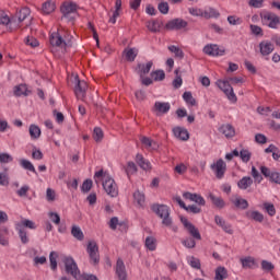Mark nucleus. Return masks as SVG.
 <instances>
[{
	"mask_svg": "<svg viewBox=\"0 0 280 280\" xmlns=\"http://www.w3.org/2000/svg\"><path fill=\"white\" fill-rule=\"evenodd\" d=\"M179 220L184 229H186L187 233H189V235L191 236L182 241L183 246H185L186 248H196V240L198 241L202 240V235H200V231L198 230V228H196V225L189 222L187 218L179 217Z\"/></svg>",
	"mask_w": 280,
	"mask_h": 280,
	"instance_id": "nucleus-1",
	"label": "nucleus"
},
{
	"mask_svg": "<svg viewBox=\"0 0 280 280\" xmlns=\"http://www.w3.org/2000/svg\"><path fill=\"white\" fill-rule=\"evenodd\" d=\"M244 83V79L243 78H230L226 81H222L219 80L217 81V85L218 88L223 91L224 95H226L228 100H230V102H237V96L235 95V92L233 91V86H231V84H243Z\"/></svg>",
	"mask_w": 280,
	"mask_h": 280,
	"instance_id": "nucleus-2",
	"label": "nucleus"
},
{
	"mask_svg": "<svg viewBox=\"0 0 280 280\" xmlns=\"http://www.w3.org/2000/svg\"><path fill=\"white\" fill-rule=\"evenodd\" d=\"M151 211H153V213H155V215H158V218H161L163 226H172L173 220H172V215H171L168 206L153 203L151 206Z\"/></svg>",
	"mask_w": 280,
	"mask_h": 280,
	"instance_id": "nucleus-3",
	"label": "nucleus"
},
{
	"mask_svg": "<svg viewBox=\"0 0 280 280\" xmlns=\"http://www.w3.org/2000/svg\"><path fill=\"white\" fill-rule=\"evenodd\" d=\"M72 78H74V95L77 100H81V102H84L86 98V89H89V85L85 83L84 80H80V77L78 74H71Z\"/></svg>",
	"mask_w": 280,
	"mask_h": 280,
	"instance_id": "nucleus-4",
	"label": "nucleus"
},
{
	"mask_svg": "<svg viewBox=\"0 0 280 280\" xmlns=\"http://www.w3.org/2000/svg\"><path fill=\"white\" fill-rule=\"evenodd\" d=\"M103 188L106 191L107 196L110 198H117L119 196V188H117V183L110 176H104Z\"/></svg>",
	"mask_w": 280,
	"mask_h": 280,
	"instance_id": "nucleus-5",
	"label": "nucleus"
},
{
	"mask_svg": "<svg viewBox=\"0 0 280 280\" xmlns=\"http://www.w3.org/2000/svg\"><path fill=\"white\" fill-rule=\"evenodd\" d=\"M86 253L90 257L91 264L97 266L100 264V246L95 241H90L86 246Z\"/></svg>",
	"mask_w": 280,
	"mask_h": 280,
	"instance_id": "nucleus-6",
	"label": "nucleus"
},
{
	"mask_svg": "<svg viewBox=\"0 0 280 280\" xmlns=\"http://www.w3.org/2000/svg\"><path fill=\"white\" fill-rule=\"evenodd\" d=\"M210 170L214 172V175L219 180H222V178H224V174H226V162L219 159L215 163L210 165Z\"/></svg>",
	"mask_w": 280,
	"mask_h": 280,
	"instance_id": "nucleus-7",
	"label": "nucleus"
},
{
	"mask_svg": "<svg viewBox=\"0 0 280 280\" xmlns=\"http://www.w3.org/2000/svg\"><path fill=\"white\" fill-rule=\"evenodd\" d=\"M71 275L77 280H97V276L81 273L75 260L71 259Z\"/></svg>",
	"mask_w": 280,
	"mask_h": 280,
	"instance_id": "nucleus-8",
	"label": "nucleus"
},
{
	"mask_svg": "<svg viewBox=\"0 0 280 280\" xmlns=\"http://www.w3.org/2000/svg\"><path fill=\"white\" fill-rule=\"evenodd\" d=\"M188 23L187 21L183 20V19H173L171 21H168L165 24V30H168L171 32H173L174 30L178 31V30H185V27H187Z\"/></svg>",
	"mask_w": 280,
	"mask_h": 280,
	"instance_id": "nucleus-9",
	"label": "nucleus"
},
{
	"mask_svg": "<svg viewBox=\"0 0 280 280\" xmlns=\"http://www.w3.org/2000/svg\"><path fill=\"white\" fill-rule=\"evenodd\" d=\"M225 52L226 50L217 44H208L203 47V54L207 56H224Z\"/></svg>",
	"mask_w": 280,
	"mask_h": 280,
	"instance_id": "nucleus-10",
	"label": "nucleus"
},
{
	"mask_svg": "<svg viewBox=\"0 0 280 280\" xmlns=\"http://www.w3.org/2000/svg\"><path fill=\"white\" fill-rule=\"evenodd\" d=\"M214 222L224 233H228V235H233V225L231 223L226 222L222 217L215 215L214 217Z\"/></svg>",
	"mask_w": 280,
	"mask_h": 280,
	"instance_id": "nucleus-11",
	"label": "nucleus"
},
{
	"mask_svg": "<svg viewBox=\"0 0 280 280\" xmlns=\"http://www.w3.org/2000/svg\"><path fill=\"white\" fill-rule=\"evenodd\" d=\"M116 275L119 280H128V272L126 271V265L121 258L116 261Z\"/></svg>",
	"mask_w": 280,
	"mask_h": 280,
	"instance_id": "nucleus-12",
	"label": "nucleus"
},
{
	"mask_svg": "<svg viewBox=\"0 0 280 280\" xmlns=\"http://www.w3.org/2000/svg\"><path fill=\"white\" fill-rule=\"evenodd\" d=\"M240 262L242 265V268H244L245 270H255V268L258 267L257 260L253 256H246L244 258H241Z\"/></svg>",
	"mask_w": 280,
	"mask_h": 280,
	"instance_id": "nucleus-13",
	"label": "nucleus"
},
{
	"mask_svg": "<svg viewBox=\"0 0 280 280\" xmlns=\"http://www.w3.org/2000/svg\"><path fill=\"white\" fill-rule=\"evenodd\" d=\"M61 21L71 22V1H65L60 7Z\"/></svg>",
	"mask_w": 280,
	"mask_h": 280,
	"instance_id": "nucleus-14",
	"label": "nucleus"
},
{
	"mask_svg": "<svg viewBox=\"0 0 280 280\" xmlns=\"http://www.w3.org/2000/svg\"><path fill=\"white\" fill-rule=\"evenodd\" d=\"M261 56H270L275 51V44L270 40H262L259 43Z\"/></svg>",
	"mask_w": 280,
	"mask_h": 280,
	"instance_id": "nucleus-15",
	"label": "nucleus"
},
{
	"mask_svg": "<svg viewBox=\"0 0 280 280\" xmlns=\"http://www.w3.org/2000/svg\"><path fill=\"white\" fill-rule=\"evenodd\" d=\"M172 106L170 103H163V102H155L153 110L156 113V115H166V113H170V109Z\"/></svg>",
	"mask_w": 280,
	"mask_h": 280,
	"instance_id": "nucleus-16",
	"label": "nucleus"
},
{
	"mask_svg": "<svg viewBox=\"0 0 280 280\" xmlns=\"http://www.w3.org/2000/svg\"><path fill=\"white\" fill-rule=\"evenodd\" d=\"M265 21H268V27L271 30H277L278 25H280V18L275 13H268L265 15Z\"/></svg>",
	"mask_w": 280,
	"mask_h": 280,
	"instance_id": "nucleus-17",
	"label": "nucleus"
},
{
	"mask_svg": "<svg viewBox=\"0 0 280 280\" xmlns=\"http://www.w3.org/2000/svg\"><path fill=\"white\" fill-rule=\"evenodd\" d=\"M219 132L224 135L226 139H233V137H235V128L231 124L222 125L219 128Z\"/></svg>",
	"mask_w": 280,
	"mask_h": 280,
	"instance_id": "nucleus-18",
	"label": "nucleus"
},
{
	"mask_svg": "<svg viewBox=\"0 0 280 280\" xmlns=\"http://www.w3.org/2000/svg\"><path fill=\"white\" fill-rule=\"evenodd\" d=\"M173 135L176 137V139H180V141H188L189 139V131L182 127L173 128Z\"/></svg>",
	"mask_w": 280,
	"mask_h": 280,
	"instance_id": "nucleus-19",
	"label": "nucleus"
},
{
	"mask_svg": "<svg viewBox=\"0 0 280 280\" xmlns=\"http://www.w3.org/2000/svg\"><path fill=\"white\" fill-rule=\"evenodd\" d=\"M50 45L52 47H67V43L59 33H52L50 35Z\"/></svg>",
	"mask_w": 280,
	"mask_h": 280,
	"instance_id": "nucleus-20",
	"label": "nucleus"
},
{
	"mask_svg": "<svg viewBox=\"0 0 280 280\" xmlns=\"http://www.w3.org/2000/svg\"><path fill=\"white\" fill-rule=\"evenodd\" d=\"M136 163L141 167V170H144V172H150V170H152L150 161L145 160V158L139 153L136 155Z\"/></svg>",
	"mask_w": 280,
	"mask_h": 280,
	"instance_id": "nucleus-21",
	"label": "nucleus"
},
{
	"mask_svg": "<svg viewBox=\"0 0 280 280\" xmlns=\"http://www.w3.org/2000/svg\"><path fill=\"white\" fill-rule=\"evenodd\" d=\"M15 229H20L22 231H25V229L35 230L36 223L30 219H23L21 222L15 223Z\"/></svg>",
	"mask_w": 280,
	"mask_h": 280,
	"instance_id": "nucleus-22",
	"label": "nucleus"
},
{
	"mask_svg": "<svg viewBox=\"0 0 280 280\" xmlns=\"http://www.w3.org/2000/svg\"><path fill=\"white\" fill-rule=\"evenodd\" d=\"M153 66H154V62L152 61H149L147 63H138V73L140 78H143V75H148V73H150Z\"/></svg>",
	"mask_w": 280,
	"mask_h": 280,
	"instance_id": "nucleus-23",
	"label": "nucleus"
},
{
	"mask_svg": "<svg viewBox=\"0 0 280 280\" xmlns=\"http://www.w3.org/2000/svg\"><path fill=\"white\" fill-rule=\"evenodd\" d=\"M32 91L27 89V84H20L14 88V95L16 97H21V95H24V97H27V95H31Z\"/></svg>",
	"mask_w": 280,
	"mask_h": 280,
	"instance_id": "nucleus-24",
	"label": "nucleus"
},
{
	"mask_svg": "<svg viewBox=\"0 0 280 280\" xmlns=\"http://www.w3.org/2000/svg\"><path fill=\"white\" fill-rule=\"evenodd\" d=\"M124 55L128 62H135L137 56H139V50L137 48H126Z\"/></svg>",
	"mask_w": 280,
	"mask_h": 280,
	"instance_id": "nucleus-25",
	"label": "nucleus"
},
{
	"mask_svg": "<svg viewBox=\"0 0 280 280\" xmlns=\"http://www.w3.org/2000/svg\"><path fill=\"white\" fill-rule=\"evenodd\" d=\"M209 198L212 205L217 207V209H224V207H226V202H224V199H222V197H218L213 194H210Z\"/></svg>",
	"mask_w": 280,
	"mask_h": 280,
	"instance_id": "nucleus-26",
	"label": "nucleus"
},
{
	"mask_svg": "<svg viewBox=\"0 0 280 280\" xmlns=\"http://www.w3.org/2000/svg\"><path fill=\"white\" fill-rule=\"evenodd\" d=\"M30 14H32V11L30 10V8L25 7L18 11L15 16L19 23H23L27 19V16H30Z\"/></svg>",
	"mask_w": 280,
	"mask_h": 280,
	"instance_id": "nucleus-27",
	"label": "nucleus"
},
{
	"mask_svg": "<svg viewBox=\"0 0 280 280\" xmlns=\"http://www.w3.org/2000/svg\"><path fill=\"white\" fill-rule=\"evenodd\" d=\"M161 23L159 20H152L147 23V28L149 32H153V34H156V32H161Z\"/></svg>",
	"mask_w": 280,
	"mask_h": 280,
	"instance_id": "nucleus-28",
	"label": "nucleus"
},
{
	"mask_svg": "<svg viewBox=\"0 0 280 280\" xmlns=\"http://www.w3.org/2000/svg\"><path fill=\"white\" fill-rule=\"evenodd\" d=\"M248 220H254L255 222H264V214L259 211H247L245 213Z\"/></svg>",
	"mask_w": 280,
	"mask_h": 280,
	"instance_id": "nucleus-29",
	"label": "nucleus"
},
{
	"mask_svg": "<svg viewBox=\"0 0 280 280\" xmlns=\"http://www.w3.org/2000/svg\"><path fill=\"white\" fill-rule=\"evenodd\" d=\"M253 185V177L250 176H245L242 179L238 180L237 187L238 189L246 190L248 187Z\"/></svg>",
	"mask_w": 280,
	"mask_h": 280,
	"instance_id": "nucleus-30",
	"label": "nucleus"
},
{
	"mask_svg": "<svg viewBox=\"0 0 280 280\" xmlns=\"http://www.w3.org/2000/svg\"><path fill=\"white\" fill-rule=\"evenodd\" d=\"M56 10V3H54L51 0H48L43 3L42 12L43 14H51Z\"/></svg>",
	"mask_w": 280,
	"mask_h": 280,
	"instance_id": "nucleus-31",
	"label": "nucleus"
},
{
	"mask_svg": "<svg viewBox=\"0 0 280 280\" xmlns=\"http://www.w3.org/2000/svg\"><path fill=\"white\" fill-rule=\"evenodd\" d=\"M215 280H224V279H229V271L226 270V268L224 267H218L215 269Z\"/></svg>",
	"mask_w": 280,
	"mask_h": 280,
	"instance_id": "nucleus-32",
	"label": "nucleus"
},
{
	"mask_svg": "<svg viewBox=\"0 0 280 280\" xmlns=\"http://www.w3.org/2000/svg\"><path fill=\"white\" fill-rule=\"evenodd\" d=\"M232 202L236 209H248V200L242 199V197H236L234 200H232Z\"/></svg>",
	"mask_w": 280,
	"mask_h": 280,
	"instance_id": "nucleus-33",
	"label": "nucleus"
},
{
	"mask_svg": "<svg viewBox=\"0 0 280 280\" xmlns=\"http://www.w3.org/2000/svg\"><path fill=\"white\" fill-rule=\"evenodd\" d=\"M71 235H73V237H75V240H78L79 242L84 241V232H82V230L77 225L72 226Z\"/></svg>",
	"mask_w": 280,
	"mask_h": 280,
	"instance_id": "nucleus-34",
	"label": "nucleus"
},
{
	"mask_svg": "<svg viewBox=\"0 0 280 280\" xmlns=\"http://www.w3.org/2000/svg\"><path fill=\"white\" fill-rule=\"evenodd\" d=\"M20 165L21 167H23V170H27L28 172H33V174H38L36 172V167H34V164H32V162H30V160H21L20 161Z\"/></svg>",
	"mask_w": 280,
	"mask_h": 280,
	"instance_id": "nucleus-35",
	"label": "nucleus"
},
{
	"mask_svg": "<svg viewBox=\"0 0 280 280\" xmlns=\"http://www.w3.org/2000/svg\"><path fill=\"white\" fill-rule=\"evenodd\" d=\"M31 139H40V127L31 125L28 129Z\"/></svg>",
	"mask_w": 280,
	"mask_h": 280,
	"instance_id": "nucleus-36",
	"label": "nucleus"
},
{
	"mask_svg": "<svg viewBox=\"0 0 280 280\" xmlns=\"http://www.w3.org/2000/svg\"><path fill=\"white\" fill-rule=\"evenodd\" d=\"M151 78L154 80V82H163V80H165V71L163 70L152 71Z\"/></svg>",
	"mask_w": 280,
	"mask_h": 280,
	"instance_id": "nucleus-37",
	"label": "nucleus"
},
{
	"mask_svg": "<svg viewBox=\"0 0 280 280\" xmlns=\"http://www.w3.org/2000/svg\"><path fill=\"white\" fill-rule=\"evenodd\" d=\"M220 12L213 8L203 11V19H219Z\"/></svg>",
	"mask_w": 280,
	"mask_h": 280,
	"instance_id": "nucleus-38",
	"label": "nucleus"
},
{
	"mask_svg": "<svg viewBox=\"0 0 280 280\" xmlns=\"http://www.w3.org/2000/svg\"><path fill=\"white\" fill-rule=\"evenodd\" d=\"M50 269L58 270V254L56 252H50L49 254Z\"/></svg>",
	"mask_w": 280,
	"mask_h": 280,
	"instance_id": "nucleus-39",
	"label": "nucleus"
},
{
	"mask_svg": "<svg viewBox=\"0 0 280 280\" xmlns=\"http://www.w3.org/2000/svg\"><path fill=\"white\" fill-rule=\"evenodd\" d=\"M133 199H135V202L139 205V207H143V205H145V195H143V192L139 190L133 192Z\"/></svg>",
	"mask_w": 280,
	"mask_h": 280,
	"instance_id": "nucleus-40",
	"label": "nucleus"
},
{
	"mask_svg": "<svg viewBox=\"0 0 280 280\" xmlns=\"http://www.w3.org/2000/svg\"><path fill=\"white\" fill-rule=\"evenodd\" d=\"M10 231L8 230V226L3 225L0 226V244L1 246H8L9 242L3 237L4 235H8Z\"/></svg>",
	"mask_w": 280,
	"mask_h": 280,
	"instance_id": "nucleus-41",
	"label": "nucleus"
},
{
	"mask_svg": "<svg viewBox=\"0 0 280 280\" xmlns=\"http://www.w3.org/2000/svg\"><path fill=\"white\" fill-rule=\"evenodd\" d=\"M168 51L175 54V58H179L180 60L185 58V52H183V49L175 45L168 46Z\"/></svg>",
	"mask_w": 280,
	"mask_h": 280,
	"instance_id": "nucleus-42",
	"label": "nucleus"
},
{
	"mask_svg": "<svg viewBox=\"0 0 280 280\" xmlns=\"http://www.w3.org/2000/svg\"><path fill=\"white\" fill-rule=\"evenodd\" d=\"M145 247L148 250H156V238L153 236H148L145 238Z\"/></svg>",
	"mask_w": 280,
	"mask_h": 280,
	"instance_id": "nucleus-43",
	"label": "nucleus"
},
{
	"mask_svg": "<svg viewBox=\"0 0 280 280\" xmlns=\"http://www.w3.org/2000/svg\"><path fill=\"white\" fill-rule=\"evenodd\" d=\"M93 139L94 141H96V143L102 142V139H104V131L102 130V128L100 127L94 128Z\"/></svg>",
	"mask_w": 280,
	"mask_h": 280,
	"instance_id": "nucleus-44",
	"label": "nucleus"
},
{
	"mask_svg": "<svg viewBox=\"0 0 280 280\" xmlns=\"http://www.w3.org/2000/svg\"><path fill=\"white\" fill-rule=\"evenodd\" d=\"M183 100L189 106H196V98H194V95L191 94V92H184Z\"/></svg>",
	"mask_w": 280,
	"mask_h": 280,
	"instance_id": "nucleus-45",
	"label": "nucleus"
},
{
	"mask_svg": "<svg viewBox=\"0 0 280 280\" xmlns=\"http://www.w3.org/2000/svg\"><path fill=\"white\" fill-rule=\"evenodd\" d=\"M125 172L128 177L132 176V174H137V164H135V162H128Z\"/></svg>",
	"mask_w": 280,
	"mask_h": 280,
	"instance_id": "nucleus-46",
	"label": "nucleus"
},
{
	"mask_svg": "<svg viewBox=\"0 0 280 280\" xmlns=\"http://www.w3.org/2000/svg\"><path fill=\"white\" fill-rule=\"evenodd\" d=\"M264 209L268 213V215H270V218H272V217H275L277 214V209H275V205L273 203L265 202L264 203Z\"/></svg>",
	"mask_w": 280,
	"mask_h": 280,
	"instance_id": "nucleus-47",
	"label": "nucleus"
},
{
	"mask_svg": "<svg viewBox=\"0 0 280 280\" xmlns=\"http://www.w3.org/2000/svg\"><path fill=\"white\" fill-rule=\"evenodd\" d=\"M15 231H18L22 244H30V237L27 236L26 230L15 229Z\"/></svg>",
	"mask_w": 280,
	"mask_h": 280,
	"instance_id": "nucleus-48",
	"label": "nucleus"
},
{
	"mask_svg": "<svg viewBox=\"0 0 280 280\" xmlns=\"http://www.w3.org/2000/svg\"><path fill=\"white\" fill-rule=\"evenodd\" d=\"M79 10H82V8H80L75 2H71V20L75 21V19H78V16H80V12H78Z\"/></svg>",
	"mask_w": 280,
	"mask_h": 280,
	"instance_id": "nucleus-49",
	"label": "nucleus"
},
{
	"mask_svg": "<svg viewBox=\"0 0 280 280\" xmlns=\"http://www.w3.org/2000/svg\"><path fill=\"white\" fill-rule=\"evenodd\" d=\"M91 189H93V180L85 179L81 186V191H83V194H89V191H91Z\"/></svg>",
	"mask_w": 280,
	"mask_h": 280,
	"instance_id": "nucleus-50",
	"label": "nucleus"
},
{
	"mask_svg": "<svg viewBox=\"0 0 280 280\" xmlns=\"http://www.w3.org/2000/svg\"><path fill=\"white\" fill-rule=\"evenodd\" d=\"M250 156H253L250 151H248L246 149H243L240 151V158L243 161V163H248V161H250Z\"/></svg>",
	"mask_w": 280,
	"mask_h": 280,
	"instance_id": "nucleus-51",
	"label": "nucleus"
},
{
	"mask_svg": "<svg viewBox=\"0 0 280 280\" xmlns=\"http://www.w3.org/2000/svg\"><path fill=\"white\" fill-rule=\"evenodd\" d=\"M252 176L255 180V183H257L259 185V183H261V180H264V176H261L259 174V171H257V167L252 166Z\"/></svg>",
	"mask_w": 280,
	"mask_h": 280,
	"instance_id": "nucleus-52",
	"label": "nucleus"
},
{
	"mask_svg": "<svg viewBox=\"0 0 280 280\" xmlns=\"http://www.w3.org/2000/svg\"><path fill=\"white\" fill-rule=\"evenodd\" d=\"M185 211H187V213H200L202 211V209L196 205H190V206H186V208H184Z\"/></svg>",
	"mask_w": 280,
	"mask_h": 280,
	"instance_id": "nucleus-53",
	"label": "nucleus"
},
{
	"mask_svg": "<svg viewBox=\"0 0 280 280\" xmlns=\"http://www.w3.org/2000/svg\"><path fill=\"white\" fill-rule=\"evenodd\" d=\"M158 10L161 14H168L170 12V4L167 2H160L158 4Z\"/></svg>",
	"mask_w": 280,
	"mask_h": 280,
	"instance_id": "nucleus-54",
	"label": "nucleus"
},
{
	"mask_svg": "<svg viewBox=\"0 0 280 280\" xmlns=\"http://www.w3.org/2000/svg\"><path fill=\"white\" fill-rule=\"evenodd\" d=\"M24 43H25V45H30V47H38V45H39L38 39H36L33 36H27L24 39Z\"/></svg>",
	"mask_w": 280,
	"mask_h": 280,
	"instance_id": "nucleus-55",
	"label": "nucleus"
},
{
	"mask_svg": "<svg viewBox=\"0 0 280 280\" xmlns=\"http://www.w3.org/2000/svg\"><path fill=\"white\" fill-rule=\"evenodd\" d=\"M275 268V265L268 260L261 261V269L265 270V272H270Z\"/></svg>",
	"mask_w": 280,
	"mask_h": 280,
	"instance_id": "nucleus-56",
	"label": "nucleus"
},
{
	"mask_svg": "<svg viewBox=\"0 0 280 280\" xmlns=\"http://www.w3.org/2000/svg\"><path fill=\"white\" fill-rule=\"evenodd\" d=\"M140 141L142 145H145V148H152L153 145H156V142L148 137H142Z\"/></svg>",
	"mask_w": 280,
	"mask_h": 280,
	"instance_id": "nucleus-57",
	"label": "nucleus"
},
{
	"mask_svg": "<svg viewBox=\"0 0 280 280\" xmlns=\"http://www.w3.org/2000/svg\"><path fill=\"white\" fill-rule=\"evenodd\" d=\"M48 218L54 224H60V215L57 212H48Z\"/></svg>",
	"mask_w": 280,
	"mask_h": 280,
	"instance_id": "nucleus-58",
	"label": "nucleus"
},
{
	"mask_svg": "<svg viewBox=\"0 0 280 280\" xmlns=\"http://www.w3.org/2000/svg\"><path fill=\"white\" fill-rule=\"evenodd\" d=\"M46 200L48 202H54L56 200V191L51 188H47L46 190Z\"/></svg>",
	"mask_w": 280,
	"mask_h": 280,
	"instance_id": "nucleus-59",
	"label": "nucleus"
},
{
	"mask_svg": "<svg viewBox=\"0 0 280 280\" xmlns=\"http://www.w3.org/2000/svg\"><path fill=\"white\" fill-rule=\"evenodd\" d=\"M10 24V16L5 14V12L0 11V25H9Z\"/></svg>",
	"mask_w": 280,
	"mask_h": 280,
	"instance_id": "nucleus-60",
	"label": "nucleus"
},
{
	"mask_svg": "<svg viewBox=\"0 0 280 280\" xmlns=\"http://www.w3.org/2000/svg\"><path fill=\"white\" fill-rule=\"evenodd\" d=\"M188 12L191 14V16H205V11L201 9L189 8Z\"/></svg>",
	"mask_w": 280,
	"mask_h": 280,
	"instance_id": "nucleus-61",
	"label": "nucleus"
},
{
	"mask_svg": "<svg viewBox=\"0 0 280 280\" xmlns=\"http://www.w3.org/2000/svg\"><path fill=\"white\" fill-rule=\"evenodd\" d=\"M27 191H30V186L24 185L16 191V194L20 198H25V196H27Z\"/></svg>",
	"mask_w": 280,
	"mask_h": 280,
	"instance_id": "nucleus-62",
	"label": "nucleus"
},
{
	"mask_svg": "<svg viewBox=\"0 0 280 280\" xmlns=\"http://www.w3.org/2000/svg\"><path fill=\"white\" fill-rule=\"evenodd\" d=\"M12 155L8 153H0V163H12Z\"/></svg>",
	"mask_w": 280,
	"mask_h": 280,
	"instance_id": "nucleus-63",
	"label": "nucleus"
},
{
	"mask_svg": "<svg viewBox=\"0 0 280 280\" xmlns=\"http://www.w3.org/2000/svg\"><path fill=\"white\" fill-rule=\"evenodd\" d=\"M271 183H276L277 185H280V173L273 172L271 173V176L269 177Z\"/></svg>",
	"mask_w": 280,
	"mask_h": 280,
	"instance_id": "nucleus-64",
	"label": "nucleus"
}]
</instances>
